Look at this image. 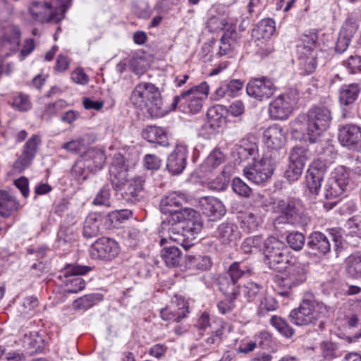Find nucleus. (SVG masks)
Masks as SVG:
<instances>
[{
    "label": "nucleus",
    "mask_w": 361,
    "mask_h": 361,
    "mask_svg": "<svg viewBox=\"0 0 361 361\" xmlns=\"http://www.w3.org/2000/svg\"><path fill=\"white\" fill-rule=\"evenodd\" d=\"M130 101L133 106L146 110L150 117H161L166 111L162 107L159 89L151 82H140L133 90Z\"/></svg>",
    "instance_id": "f257e3e1"
},
{
    "label": "nucleus",
    "mask_w": 361,
    "mask_h": 361,
    "mask_svg": "<svg viewBox=\"0 0 361 361\" xmlns=\"http://www.w3.org/2000/svg\"><path fill=\"white\" fill-rule=\"evenodd\" d=\"M200 214L195 209L189 207L180 209L176 214L168 216L161 224L159 234L161 235L160 244L164 245L168 240L175 243H183V235L179 233L188 221L198 218Z\"/></svg>",
    "instance_id": "f03ea898"
},
{
    "label": "nucleus",
    "mask_w": 361,
    "mask_h": 361,
    "mask_svg": "<svg viewBox=\"0 0 361 361\" xmlns=\"http://www.w3.org/2000/svg\"><path fill=\"white\" fill-rule=\"evenodd\" d=\"M208 93L209 85L206 82H203L176 96L172 103V109H176L179 104L182 111L197 114L202 109L203 100L207 97Z\"/></svg>",
    "instance_id": "7ed1b4c3"
},
{
    "label": "nucleus",
    "mask_w": 361,
    "mask_h": 361,
    "mask_svg": "<svg viewBox=\"0 0 361 361\" xmlns=\"http://www.w3.org/2000/svg\"><path fill=\"white\" fill-rule=\"evenodd\" d=\"M276 271L280 274L276 276L275 281L279 287L284 289L279 293L281 295H288L289 290L306 280V273L303 266L293 257H290L287 264L283 265L281 270Z\"/></svg>",
    "instance_id": "20e7f679"
},
{
    "label": "nucleus",
    "mask_w": 361,
    "mask_h": 361,
    "mask_svg": "<svg viewBox=\"0 0 361 361\" xmlns=\"http://www.w3.org/2000/svg\"><path fill=\"white\" fill-rule=\"evenodd\" d=\"M277 207L279 215L274 221L276 229L281 228V226L285 224L305 226L310 221L309 216L298 202L291 200H280Z\"/></svg>",
    "instance_id": "39448f33"
},
{
    "label": "nucleus",
    "mask_w": 361,
    "mask_h": 361,
    "mask_svg": "<svg viewBox=\"0 0 361 361\" xmlns=\"http://www.w3.org/2000/svg\"><path fill=\"white\" fill-rule=\"evenodd\" d=\"M328 312V309L323 303L314 300H303L299 307L290 312L292 322L298 326H306L314 324Z\"/></svg>",
    "instance_id": "423d86ee"
},
{
    "label": "nucleus",
    "mask_w": 361,
    "mask_h": 361,
    "mask_svg": "<svg viewBox=\"0 0 361 361\" xmlns=\"http://www.w3.org/2000/svg\"><path fill=\"white\" fill-rule=\"evenodd\" d=\"M263 250L264 262L273 270H281L290 258L284 243L273 236L264 240Z\"/></svg>",
    "instance_id": "0eeeda50"
},
{
    "label": "nucleus",
    "mask_w": 361,
    "mask_h": 361,
    "mask_svg": "<svg viewBox=\"0 0 361 361\" xmlns=\"http://www.w3.org/2000/svg\"><path fill=\"white\" fill-rule=\"evenodd\" d=\"M309 127V142H317L322 133L329 127L331 121L330 110L325 106H316L307 114Z\"/></svg>",
    "instance_id": "6e6552de"
},
{
    "label": "nucleus",
    "mask_w": 361,
    "mask_h": 361,
    "mask_svg": "<svg viewBox=\"0 0 361 361\" xmlns=\"http://www.w3.org/2000/svg\"><path fill=\"white\" fill-rule=\"evenodd\" d=\"M252 268L245 262H235L228 268L225 275L220 278L219 290L222 293L235 294L239 293L238 281L245 274H250Z\"/></svg>",
    "instance_id": "1a4fd4ad"
},
{
    "label": "nucleus",
    "mask_w": 361,
    "mask_h": 361,
    "mask_svg": "<svg viewBox=\"0 0 361 361\" xmlns=\"http://www.w3.org/2000/svg\"><path fill=\"white\" fill-rule=\"evenodd\" d=\"M275 160L270 157H264L259 161H255L252 165L246 166L243 171L246 178L255 184L266 182L272 176Z\"/></svg>",
    "instance_id": "9d476101"
},
{
    "label": "nucleus",
    "mask_w": 361,
    "mask_h": 361,
    "mask_svg": "<svg viewBox=\"0 0 361 361\" xmlns=\"http://www.w3.org/2000/svg\"><path fill=\"white\" fill-rule=\"evenodd\" d=\"M348 183V174L343 166H338L326 179L323 191L326 199L332 200L344 192Z\"/></svg>",
    "instance_id": "9b49d317"
},
{
    "label": "nucleus",
    "mask_w": 361,
    "mask_h": 361,
    "mask_svg": "<svg viewBox=\"0 0 361 361\" xmlns=\"http://www.w3.org/2000/svg\"><path fill=\"white\" fill-rule=\"evenodd\" d=\"M90 270L91 268L87 266L72 264L66 265L61 271L60 277L64 278L63 282L67 287V292L76 293L82 290L85 288V282L79 276L85 274Z\"/></svg>",
    "instance_id": "f8f14e48"
},
{
    "label": "nucleus",
    "mask_w": 361,
    "mask_h": 361,
    "mask_svg": "<svg viewBox=\"0 0 361 361\" xmlns=\"http://www.w3.org/2000/svg\"><path fill=\"white\" fill-rule=\"evenodd\" d=\"M296 99L295 95L292 93L279 95L269 104L270 116L276 120L286 119L291 114Z\"/></svg>",
    "instance_id": "ddd939ff"
},
{
    "label": "nucleus",
    "mask_w": 361,
    "mask_h": 361,
    "mask_svg": "<svg viewBox=\"0 0 361 361\" xmlns=\"http://www.w3.org/2000/svg\"><path fill=\"white\" fill-rule=\"evenodd\" d=\"M276 90L273 81L267 77L252 78L246 87L247 94L259 101L269 99Z\"/></svg>",
    "instance_id": "4468645a"
},
{
    "label": "nucleus",
    "mask_w": 361,
    "mask_h": 361,
    "mask_svg": "<svg viewBox=\"0 0 361 361\" xmlns=\"http://www.w3.org/2000/svg\"><path fill=\"white\" fill-rule=\"evenodd\" d=\"M326 169V163L320 159L311 164L306 176V185L310 193L318 195Z\"/></svg>",
    "instance_id": "2eb2a0df"
},
{
    "label": "nucleus",
    "mask_w": 361,
    "mask_h": 361,
    "mask_svg": "<svg viewBox=\"0 0 361 361\" xmlns=\"http://www.w3.org/2000/svg\"><path fill=\"white\" fill-rule=\"evenodd\" d=\"M40 143V138L38 135H32L25 143L22 154L14 162L13 170L15 173H21L27 168L37 150Z\"/></svg>",
    "instance_id": "dca6fc26"
},
{
    "label": "nucleus",
    "mask_w": 361,
    "mask_h": 361,
    "mask_svg": "<svg viewBox=\"0 0 361 361\" xmlns=\"http://www.w3.org/2000/svg\"><path fill=\"white\" fill-rule=\"evenodd\" d=\"M119 252L117 243L108 238L98 239L92 246L91 255L93 257L111 260Z\"/></svg>",
    "instance_id": "f3484780"
},
{
    "label": "nucleus",
    "mask_w": 361,
    "mask_h": 361,
    "mask_svg": "<svg viewBox=\"0 0 361 361\" xmlns=\"http://www.w3.org/2000/svg\"><path fill=\"white\" fill-rule=\"evenodd\" d=\"M28 13L35 22H50L54 16V8L51 4L44 1H32L28 7Z\"/></svg>",
    "instance_id": "a211bd4d"
},
{
    "label": "nucleus",
    "mask_w": 361,
    "mask_h": 361,
    "mask_svg": "<svg viewBox=\"0 0 361 361\" xmlns=\"http://www.w3.org/2000/svg\"><path fill=\"white\" fill-rule=\"evenodd\" d=\"M308 45H298V52L299 54L300 65L307 73H312L316 68V54L313 46L315 41L313 39L308 40Z\"/></svg>",
    "instance_id": "6ab92c4d"
},
{
    "label": "nucleus",
    "mask_w": 361,
    "mask_h": 361,
    "mask_svg": "<svg viewBox=\"0 0 361 361\" xmlns=\"http://www.w3.org/2000/svg\"><path fill=\"white\" fill-rule=\"evenodd\" d=\"M186 164V147L182 145H178L168 157L166 164L167 169L173 175L180 174L185 168Z\"/></svg>",
    "instance_id": "aec40b11"
},
{
    "label": "nucleus",
    "mask_w": 361,
    "mask_h": 361,
    "mask_svg": "<svg viewBox=\"0 0 361 361\" xmlns=\"http://www.w3.org/2000/svg\"><path fill=\"white\" fill-rule=\"evenodd\" d=\"M265 145L269 149L278 150L286 143V135L283 128L279 125L267 128L263 133Z\"/></svg>",
    "instance_id": "412c9836"
},
{
    "label": "nucleus",
    "mask_w": 361,
    "mask_h": 361,
    "mask_svg": "<svg viewBox=\"0 0 361 361\" xmlns=\"http://www.w3.org/2000/svg\"><path fill=\"white\" fill-rule=\"evenodd\" d=\"M201 209L211 221H216L226 214L223 203L214 197H204L200 200Z\"/></svg>",
    "instance_id": "4be33fe9"
},
{
    "label": "nucleus",
    "mask_w": 361,
    "mask_h": 361,
    "mask_svg": "<svg viewBox=\"0 0 361 361\" xmlns=\"http://www.w3.org/2000/svg\"><path fill=\"white\" fill-rule=\"evenodd\" d=\"M188 312V306L185 300L176 299L175 302L172 301L169 306L163 308L160 311V315L164 320L179 322L185 317Z\"/></svg>",
    "instance_id": "5701e85b"
},
{
    "label": "nucleus",
    "mask_w": 361,
    "mask_h": 361,
    "mask_svg": "<svg viewBox=\"0 0 361 361\" xmlns=\"http://www.w3.org/2000/svg\"><path fill=\"white\" fill-rule=\"evenodd\" d=\"M307 245L315 255H325L331 250L329 238L322 232H313L308 237Z\"/></svg>",
    "instance_id": "b1692460"
},
{
    "label": "nucleus",
    "mask_w": 361,
    "mask_h": 361,
    "mask_svg": "<svg viewBox=\"0 0 361 361\" xmlns=\"http://www.w3.org/2000/svg\"><path fill=\"white\" fill-rule=\"evenodd\" d=\"M338 140L344 146L355 147L361 140V128L353 124L343 126L338 130Z\"/></svg>",
    "instance_id": "393cba45"
},
{
    "label": "nucleus",
    "mask_w": 361,
    "mask_h": 361,
    "mask_svg": "<svg viewBox=\"0 0 361 361\" xmlns=\"http://www.w3.org/2000/svg\"><path fill=\"white\" fill-rule=\"evenodd\" d=\"M144 180L142 178L131 179L122 189L123 199L129 204H135L138 202L143 190Z\"/></svg>",
    "instance_id": "a878e982"
},
{
    "label": "nucleus",
    "mask_w": 361,
    "mask_h": 361,
    "mask_svg": "<svg viewBox=\"0 0 361 361\" xmlns=\"http://www.w3.org/2000/svg\"><path fill=\"white\" fill-rule=\"evenodd\" d=\"M216 236L221 243L227 245L240 238V232L235 224L226 221L219 225Z\"/></svg>",
    "instance_id": "bb28decb"
},
{
    "label": "nucleus",
    "mask_w": 361,
    "mask_h": 361,
    "mask_svg": "<svg viewBox=\"0 0 361 361\" xmlns=\"http://www.w3.org/2000/svg\"><path fill=\"white\" fill-rule=\"evenodd\" d=\"M183 227L179 233L183 235V243H176L184 247L188 246V241L195 238V235L199 233L203 226V223L200 215L198 218H195L182 226Z\"/></svg>",
    "instance_id": "cd10ccee"
},
{
    "label": "nucleus",
    "mask_w": 361,
    "mask_h": 361,
    "mask_svg": "<svg viewBox=\"0 0 361 361\" xmlns=\"http://www.w3.org/2000/svg\"><path fill=\"white\" fill-rule=\"evenodd\" d=\"M185 202L183 197L176 192L171 193L164 197L160 203V208L162 213L168 216L176 214L182 209L183 204Z\"/></svg>",
    "instance_id": "c85d7f7f"
},
{
    "label": "nucleus",
    "mask_w": 361,
    "mask_h": 361,
    "mask_svg": "<svg viewBox=\"0 0 361 361\" xmlns=\"http://www.w3.org/2000/svg\"><path fill=\"white\" fill-rule=\"evenodd\" d=\"M357 25L355 23H346L339 33L337 42L335 46V50L338 53L344 52L348 48L351 37L357 30Z\"/></svg>",
    "instance_id": "c756f323"
},
{
    "label": "nucleus",
    "mask_w": 361,
    "mask_h": 361,
    "mask_svg": "<svg viewBox=\"0 0 361 361\" xmlns=\"http://www.w3.org/2000/svg\"><path fill=\"white\" fill-rule=\"evenodd\" d=\"M16 198L5 190H0V215L8 217L18 209Z\"/></svg>",
    "instance_id": "7c9ffc66"
},
{
    "label": "nucleus",
    "mask_w": 361,
    "mask_h": 361,
    "mask_svg": "<svg viewBox=\"0 0 361 361\" xmlns=\"http://www.w3.org/2000/svg\"><path fill=\"white\" fill-rule=\"evenodd\" d=\"M360 87L357 84L343 86L339 90V102L341 105L349 106L358 97Z\"/></svg>",
    "instance_id": "2f4dec72"
},
{
    "label": "nucleus",
    "mask_w": 361,
    "mask_h": 361,
    "mask_svg": "<svg viewBox=\"0 0 361 361\" xmlns=\"http://www.w3.org/2000/svg\"><path fill=\"white\" fill-rule=\"evenodd\" d=\"M142 135L149 142L157 143L163 146L168 145L166 134L161 128L149 126L143 130Z\"/></svg>",
    "instance_id": "473e14b6"
},
{
    "label": "nucleus",
    "mask_w": 361,
    "mask_h": 361,
    "mask_svg": "<svg viewBox=\"0 0 361 361\" xmlns=\"http://www.w3.org/2000/svg\"><path fill=\"white\" fill-rule=\"evenodd\" d=\"M101 218L97 214H90L84 222L83 235L86 238L96 237L99 233Z\"/></svg>",
    "instance_id": "72a5a7b5"
},
{
    "label": "nucleus",
    "mask_w": 361,
    "mask_h": 361,
    "mask_svg": "<svg viewBox=\"0 0 361 361\" xmlns=\"http://www.w3.org/2000/svg\"><path fill=\"white\" fill-rule=\"evenodd\" d=\"M161 257L168 267H176L180 264L182 252L176 246L164 247L161 252Z\"/></svg>",
    "instance_id": "f704fd0d"
},
{
    "label": "nucleus",
    "mask_w": 361,
    "mask_h": 361,
    "mask_svg": "<svg viewBox=\"0 0 361 361\" xmlns=\"http://www.w3.org/2000/svg\"><path fill=\"white\" fill-rule=\"evenodd\" d=\"M212 264L210 257L206 255H188L185 259V265L190 269L206 271Z\"/></svg>",
    "instance_id": "c9c22d12"
},
{
    "label": "nucleus",
    "mask_w": 361,
    "mask_h": 361,
    "mask_svg": "<svg viewBox=\"0 0 361 361\" xmlns=\"http://www.w3.org/2000/svg\"><path fill=\"white\" fill-rule=\"evenodd\" d=\"M275 31V23L271 18L262 20L253 30L252 35L257 39H269Z\"/></svg>",
    "instance_id": "e433bc0d"
},
{
    "label": "nucleus",
    "mask_w": 361,
    "mask_h": 361,
    "mask_svg": "<svg viewBox=\"0 0 361 361\" xmlns=\"http://www.w3.org/2000/svg\"><path fill=\"white\" fill-rule=\"evenodd\" d=\"M236 150L240 161H245L250 157L254 159L257 154L258 147L256 142H251L247 140L243 139Z\"/></svg>",
    "instance_id": "4c0bfd02"
},
{
    "label": "nucleus",
    "mask_w": 361,
    "mask_h": 361,
    "mask_svg": "<svg viewBox=\"0 0 361 361\" xmlns=\"http://www.w3.org/2000/svg\"><path fill=\"white\" fill-rule=\"evenodd\" d=\"M345 263V270L349 276L361 279V255H350L346 258Z\"/></svg>",
    "instance_id": "58836bf2"
},
{
    "label": "nucleus",
    "mask_w": 361,
    "mask_h": 361,
    "mask_svg": "<svg viewBox=\"0 0 361 361\" xmlns=\"http://www.w3.org/2000/svg\"><path fill=\"white\" fill-rule=\"evenodd\" d=\"M82 159L87 164H90V161H92L93 166L96 169H100L105 162L106 157L102 150L96 148H90L82 156Z\"/></svg>",
    "instance_id": "ea45409f"
},
{
    "label": "nucleus",
    "mask_w": 361,
    "mask_h": 361,
    "mask_svg": "<svg viewBox=\"0 0 361 361\" xmlns=\"http://www.w3.org/2000/svg\"><path fill=\"white\" fill-rule=\"evenodd\" d=\"M24 346L27 349L28 353H35L41 351L44 347V339L37 333L25 335L23 338Z\"/></svg>",
    "instance_id": "a19ab883"
},
{
    "label": "nucleus",
    "mask_w": 361,
    "mask_h": 361,
    "mask_svg": "<svg viewBox=\"0 0 361 361\" xmlns=\"http://www.w3.org/2000/svg\"><path fill=\"white\" fill-rule=\"evenodd\" d=\"M310 156L311 153L307 148L302 146H295L290 150L289 159L291 163L305 166Z\"/></svg>",
    "instance_id": "79ce46f5"
},
{
    "label": "nucleus",
    "mask_w": 361,
    "mask_h": 361,
    "mask_svg": "<svg viewBox=\"0 0 361 361\" xmlns=\"http://www.w3.org/2000/svg\"><path fill=\"white\" fill-rule=\"evenodd\" d=\"M278 307V302L271 295L265 293L260 299L258 306L257 314L260 317L264 316L269 312H273Z\"/></svg>",
    "instance_id": "37998d69"
},
{
    "label": "nucleus",
    "mask_w": 361,
    "mask_h": 361,
    "mask_svg": "<svg viewBox=\"0 0 361 361\" xmlns=\"http://www.w3.org/2000/svg\"><path fill=\"white\" fill-rule=\"evenodd\" d=\"M307 115H300L290 123L291 130L293 133H299L303 135L304 138L309 141V127L307 121Z\"/></svg>",
    "instance_id": "c03bdc74"
},
{
    "label": "nucleus",
    "mask_w": 361,
    "mask_h": 361,
    "mask_svg": "<svg viewBox=\"0 0 361 361\" xmlns=\"http://www.w3.org/2000/svg\"><path fill=\"white\" fill-rule=\"evenodd\" d=\"M100 294H90L76 299L73 302V307L75 310H87L92 307L97 300H101Z\"/></svg>",
    "instance_id": "a18cd8bd"
},
{
    "label": "nucleus",
    "mask_w": 361,
    "mask_h": 361,
    "mask_svg": "<svg viewBox=\"0 0 361 361\" xmlns=\"http://www.w3.org/2000/svg\"><path fill=\"white\" fill-rule=\"evenodd\" d=\"M225 161V156L219 149H214L205 159L203 166L213 169Z\"/></svg>",
    "instance_id": "49530a36"
},
{
    "label": "nucleus",
    "mask_w": 361,
    "mask_h": 361,
    "mask_svg": "<svg viewBox=\"0 0 361 361\" xmlns=\"http://www.w3.org/2000/svg\"><path fill=\"white\" fill-rule=\"evenodd\" d=\"M271 324L277 329V331L287 338L291 337L294 334V330L281 317L273 316L270 319Z\"/></svg>",
    "instance_id": "de8ad7c7"
},
{
    "label": "nucleus",
    "mask_w": 361,
    "mask_h": 361,
    "mask_svg": "<svg viewBox=\"0 0 361 361\" xmlns=\"http://www.w3.org/2000/svg\"><path fill=\"white\" fill-rule=\"evenodd\" d=\"M92 166L91 164H87L82 159H80L73 166L71 173L73 176L85 180L87 178L88 170Z\"/></svg>",
    "instance_id": "09e8293b"
},
{
    "label": "nucleus",
    "mask_w": 361,
    "mask_h": 361,
    "mask_svg": "<svg viewBox=\"0 0 361 361\" xmlns=\"http://www.w3.org/2000/svg\"><path fill=\"white\" fill-rule=\"evenodd\" d=\"M287 243L295 250H300L305 245V235L298 231L289 233L286 237Z\"/></svg>",
    "instance_id": "8fccbe9b"
},
{
    "label": "nucleus",
    "mask_w": 361,
    "mask_h": 361,
    "mask_svg": "<svg viewBox=\"0 0 361 361\" xmlns=\"http://www.w3.org/2000/svg\"><path fill=\"white\" fill-rule=\"evenodd\" d=\"M20 31L18 27H10L4 35V39L13 46V49H16L19 47L20 43Z\"/></svg>",
    "instance_id": "3c124183"
},
{
    "label": "nucleus",
    "mask_w": 361,
    "mask_h": 361,
    "mask_svg": "<svg viewBox=\"0 0 361 361\" xmlns=\"http://www.w3.org/2000/svg\"><path fill=\"white\" fill-rule=\"evenodd\" d=\"M110 181L114 190H121L130 180H128V173H118L114 169L113 175H110Z\"/></svg>",
    "instance_id": "603ef678"
},
{
    "label": "nucleus",
    "mask_w": 361,
    "mask_h": 361,
    "mask_svg": "<svg viewBox=\"0 0 361 361\" xmlns=\"http://www.w3.org/2000/svg\"><path fill=\"white\" fill-rule=\"evenodd\" d=\"M114 169L118 173L123 172L125 173H128V165L126 164L125 157L122 154H117L114 156L109 169L110 175H113Z\"/></svg>",
    "instance_id": "864d4df0"
},
{
    "label": "nucleus",
    "mask_w": 361,
    "mask_h": 361,
    "mask_svg": "<svg viewBox=\"0 0 361 361\" xmlns=\"http://www.w3.org/2000/svg\"><path fill=\"white\" fill-rule=\"evenodd\" d=\"M225 296L226 299L224 300H221L218 303V309L222 314H226L227 312H231L235 305L234 301L236 299L239 293H235V294H229L227 293H223Z\"/></svg>",
    "instance_id": "5fc2aeb1"
},
{
    "label": "nucleus",
    "mask_w": 361,
    "mask_h": 361,
    "mask_svg": "<svg viewBox=\"0 0 361 361\" xmlns=\"http://www.w3.org/2000/svg\"><path fill=\"white\" fill-rule=\"evenodd\" d=\"M232 188L234 192L241 197H248L252 192L251 188L239 178H233Z\"/></svg>",
    "instance_id": "6e6d98bb"
},
{
    "label": "nucleus",
    "mask_w": 361,
    "mask_h": 361,
    "mask_svg": "<svg viewBox=\"0 0 361 361\" xmlns=\"http://www.w3.org/2000/svg\"><path fill=\"white\" fill-rule=\"evenodd\" d=\"M229 182V175L224 171L215 179L209 182V188L215 190H224L226 188Z\"/></svg>",
    "instance_id": "4d7b16f0"
},
{
    "label": "nucleus",
    "mask_w": 361,
    "mask_h": 361,
    "mask_svg": "<svg viewBox=\"0 0 361 361\" xmlns=\"http://www.w3.org/2000/svg\"><path fill=\"white\" fill-rule=\"evenodd\" d=\"M304 166L302 164L290 162L285 173L286 178L291 182L297 180L302 175Z\"/></svg>",
    "instance_id": "13d9d810"
},
{
    "label": "nucleus",
    "mask_w": 361,
    "mask_h": 361,
    "mask_svg": "<svg viewBox=\"0 0 361 361\" xmlns=\"http://www.w3.org/2000/svg\"><path fill=\"white\" fill-rule=\"evenodd\" d=\"M226 25L227 20L222 16H212L207 23V27L214 32L224 30Z\"/></svg>",
    "instance_id": "bf43d9fd"
},
{
    "label": "nucleus",
    "mask_w": 361,
    "mask_h": 361,
    "mask_svg": "<svg viewBox=\"0 0 361 361\" xmlns=\"http://www.w3.org/2000/svg\"><path fill=\"white\" fill-rule=\"evenodd\" d=\"M262 288V286L258 283L254 282H248L244 286V296L247 298L248 301H252L255 298V297L259 293Z\"/></svg>",
    "instance_id": "052dcab7"
},
{
    "label": "nucleus",
    "mask_w": 361,
    "mask_h": 361,
    "mask_svg": "<svg viewBox=\"0 0 361 361\" xmlns=\"http://www.w3.org/2000/svg\"><path fill=\"white\" fill-rule=\"evenodd\" d=\"M243 223L250 231H255L261 224V219L251 212L246 213L243 216Z\"/></svg>",
    "instance_id": "680f3d73"
},
{
    "label": "nucleus",
    "mask_w": 361,
    "mask_h": 361,
    "mask_svg": "<svg viewBox=\"0 0 361 361\" xmlns=\"http://www.w3.org/2000/svg\"><path fill=\"white\" fill-rule=\"evenodd\" d=\"M144 166L149 170H158L161 166V159L154 154H147L144 159Z\"/></svg>",
    "instance_id": "e2e57ef3"
},
{
    "label": "nucleus",
    "mask_w": 361,
    "mask_h": 361,
    "mask_svg": "<svg viewBox=\"0 0 361 361\" xmlns=\"http://www.w3.org/2000/svg\"><path fill=\"white\" fill-rule=\"evenodd\" d=\"M13 106L19 111H27L31 106L27 97L23 94H20L13 99Z\"/></svg>",
    "instance_id": "0e129e2a"
},
{
    "label": "nucleus",
    "mask_w": 361,
    "mask_h": 361,
    "mask_svg": "<svg viewBox=\"0 0 361 361\" xmlns=\"http://www.w3.org/2000/svg\"><path fill=\"white\" fill-rule=\"evenodd\" d=\"M109 197L110 192L109 190L107 188H102L98 192L96 197L93 200V204L95 205H106L109 206Z\"/></svg>",
    "instance_id": "69168bd1"
},
{
    "label": "nucleus",
    "mask_w": 361,
    "mask_h": 361,
    "mask_svg": "<svg viewBox=\"0 0 361 361\" xmlns=\"http://www.w3.org/2000/svg\"><path fill=\"white\" fill-rule=\"evenodd\" d=\"M228 111L235 117L241 116L245 111L244 104L240 100L235 101L228 106Z\"/></svg>",
    "instance_id": "338daca9"
},
{
    "label": "nucleus",
    "mask_w": 361,
    "mask_h": 361,
    "mask_svg": "<svg viewBox=\"0 0 361 361\" xmlns=\"http://www.w3.org/2000/svg\"><path fill=\"white\" fill-rule=\"evenodd\" d=\"M346 66L353 73L361 72V56H352L346 61Z\"/></svg>",
    "instance_id": "774afa93"
}]
</instances>
